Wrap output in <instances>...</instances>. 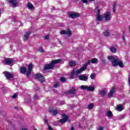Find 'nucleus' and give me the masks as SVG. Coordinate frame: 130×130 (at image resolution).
I'll use <instances>...</instances> for the list:
<instances>
[{"instance_id":"5701e85b","label":"nucleus","mask_w":130,"mask_h":130,"mask_svg":"<svg viewBox=\"0 0 130 130\" xmlns=\"http://www.w3.org/2000/svg\"><path fill=\"white\" fill-rule=\"evenodd\" d=\"M27 72V69L25 67H21L20 68V73L21 74H25Z\"/></svg>"},{"instance_id":"6e6552de","label":"nucleus","mask_w":130,"mask_h":130,"mask_svg":"<svg viewBox=\"0 0 130 130\" xmlns=\"http://www.w3.org/2000/svg\"><path fill=\"white\" fill-rule=\"evenodd\" d=\"M69 16L71 19H74L75 18H78L80 16L79 13H76L75 12H69Z\"/></svg>"},{"instance_id":"4be33fe9","label":"nucleus","mask_w":130,"mask_h":130,"mask_svg":"<svg viewBox=\"0 0 130 130\" xmlns=\"http://www.w3.org/2000/svg\"><path fill=\"white\" fill-rule=\"evenodd\" d=\"M49 112L50 113H52V115H56L58 113V112L57 110H53L52 109H49Z\"/></svg>"},{"instance_id":"79ce46f5","label":"nucleus","mask_w":130,"mask_h":130,"mask_svg":"<svg viewBox=\"0 0 130 130\" xmlns=\"http://www.w3.org/2000/svg\"><path fill=\"white\" fill-rule=\"evenodd\" d=\"M122 40H123L124 41L125 40V38L124 37V35H123Z\"/></svg>"},{"instance_id":"9d476101","label":"nucleus","mask_w":130,"mask_h":130,"mask_svg":"<svg viewBox=\"0 0 130 130\" xmlns=\"http://www.w3.org/2000/svg\"><path fill=\"white\" fill-rule=\"evenodd\" d=\"M115 92V86H113L111 88V90L108 94V97H109V98H112Z\"/></svg>"},{"instance_id":"2f4dec72","label":"nucleus","mask_w":130,"mask_h":130,"mask_svg":"<svg viewBox=\"0 0 130 130\" xmlns=\"http://www.w3.org/2000/svg\"><path fill=\"white\" fill-rule=\"evenodd\" d=\"M101 60L102 63H104V64L106 63V59H105V58L102 57L101 58Z\"/></svg>"},{"instance_id":"ea45409f","label":"nucleus","mask_w":130,"mask_h":130,"mask_svg":"<svg viewBox=\"0 0 130 130\" xmlns=\"http://www.w3.org/2000/svg\"><path fill=\"white\" fill-rule=\"evenodd\" d=\"M34 99L36 100H37V99H38V95H37V94H35L34 95Z\"/></svg>"},{"instance_id":"bb28decb","label":"nucleus","mask_w":130,"mask_h":130,"mask_svg":"<svg viewBox=\"0 0 130 130\" xmlns=\"http://www.w3.org/2000/svg\"><path fill=\"white\" fill-rule=\"evenodd\" d=\"M104 36H106V37L109 36V35H110V34L109 33V30H106L104 32Z\"/></svg>"},{"instance_id":"ddd939ff","label":"nucleus","mask_w":130,"mask_h":130,"mask_svg":"<svg viewBox=\"0 0 130 130\" xmlns=\"http://www.w3.org/2000/svg\"><path fill=\"white\" fill-rule=\"evenodd\" d=\"M33 69V64L30 63L28 65V70H27V72L26 74V76L27 77H29L30 75H31V72H32V69Z\"/></svg>"},{"instance_id":"a878e982","label":"nucleus","mask_w":130,"mask_h":130,"mask_svg":"<svg viewBox=\"0 0 130 130\" xmlns=\"http://www.w3.org/2000/svg\"><path fill=\"white\" fill-rule=\"evenodd\" d=\"M110 50L111 52H113V53H115V52H116V49L113 47H111L110 48Z\"/></svg>"},{"instance_id":"b1692460","label":"nucleus","mask_w":130,"mask_h":130,"mask_svg":"<svg viewBox=\"0 0 130 130\" xmlns=\"http://www.w3.org/2000/svg\"><path fill=\"white\" fill-rule=\"evenodd\" d=\"M106 94H107V92H106V90H101L100 92V94L102 95V96H105V95H106Z\"/></svg>"},{"instance_id":"f257e3e1","label":"nucleus","mask_w":130,"mask_h":130,"mask_svg":"<svg viewBox=\"0 0 130 130\" xmlns=\"http://www.w3.org/2000/svg\"><path fill=\"white\" fill-rule=\"evenodd\" d=\"M97 63L98 62V59L94 58H92L90 60H89L87 63L84 64V66L80 68L79 70H77V71H75V70H73L72 72H71V75H70V79H75V76H77V75H79V74H81L82 72H84V71H85L87 69V67H88V65L90 64V63Z\"/></svg>"},{"instance_id":"4c0bfd02","label":"nucleus","mask_w":130,"mask_h":130,"mask_svg":"<svg viewBox=\"0 0 130 130\" xmlns=\"http://www.w3.org/2000/svg\"><path fill=\"white\" fill-rule=\"evenodd\" d=\"M49 39V36L47 35L45 37V40H48Z\"/></svg>"},{"instance_id":"aec40b11","label":"nucleus","mask_w":130,"mask_h":130,"mask_svg":"<svg viewBox=\"0 0 130 130\" xmlns=\"http://www.w3.org/2000/svg\"><path fill=\"white\" fill-rule=\"evenodd\" d=\"M106 115L107 116V117H109V118H111L113 114H112V112H111V111H107L106 112Z\"/></svg>"},{"instance_id":"a18cd8bd","label":"nucleus","mask_w":130,"mask_h":130,"mask_svg":"<svg viewBox=\"0 0 130 130\" xmlns=\"http://www.w3.org/2000/svg\"><path fill=\"white\" fill-rule=\"evenodd\" d=\"M59 43L60 44H61V42L60 41H59Z\"/></svg>"},{"instance_id":"393cba45","label":"nucleus","mask_w":130,"mask_h":130,"mask_svg":"<svg viewBox=\"0 0 130 130\" xmlns=\"http://www.w3.org/2000/svg\"><path fill=\"white\" fill-rule=\"evenodd\" d=\"M69 64L70 67H75V66L77 64V62H76L75 61H71L69 62Z\"/></svg>"},{"instance_id":"e433bc0d","label":"nucleus","mask_w":130,"mask_h":130,"mask_svg":"<svg viewBox=\"0 0 130 130\" xmlns=\"http://www.w3.org/2000/svg\"><path fill=\"white\" fill-rule=\"evenodd\" d=\"M44 122L47 125H48V120L47 119H44Z\"/></svg>"},{"instance_id":"c9c22d12","label":"nucleus","mask_w":130,"mask_h":130,"mask_svg":"<svg viewBox=\"0 0 130 130\" xmlns=\"http://www.w3.org/2000/svg\"><path fill=\"white\" fill-rule=\"evenodd\" d=\"M59 86V82H56L54 85V88H57Z\"/></svg>"},{"instance_id":"f03ea898","label":"nucleus","mask_w":130,"mask_h":130,"mask_svg":"<svg viewBox=\"0 0 130 130\" xmlns=\"http://www.w3.org/2000/svg\"><path fill=\"white\" fill-rule=\"evenodd\" d=\"M108 59L111 61L113 67H117V66H119L120 68H123V62L120 61L117 56H108Z\"/></svg>"},{"instance_id":"9b49d317","label":"nucleus","mask_w":130,"mask_h":130,"mask_svg":"<svg viewBox=\"0 0 130 130\" xmlns=\"http://www.w3.org/2000/svg\"><path fill=\"white\" fill-rule=\"evenodd\" d=\"M62 116L63 118L59 120V122H60L61 123H64V122H67V120L69 119V117H68V116L64 114H63Z\"/></svg>"},{"instance_id":"0eeeda50","label":"nucleus","mask_w":130,"mask_h":130,"mask_svg":"<svg viewBox=\"0 0 130 130\" xmlns=\"http://www.w3.org/2000/svg\"><path fill=\"white\" fill-rule=\"evenodd\" d=\"M95 12H97L96 19L98 21H101L104 18L103 16H101L100 15V9L99 7H96L95 9Z\"/></svg>"},{"instance_id":"20e7f679","label":"nucleus","mask_w":130,"mask_h":130,"mask_svg":"<svg viewBox=\"0 0 130 130\" xmlns=\"http://www.w3.org/2000/svg\"><path fill=\"white\" fill-rule=\"evenodd\" d=\"M81 90H87V91H89L90 92H94L95 91V88L93 86H88L87 85H81L80 87Z\"/></svg>"},{"instance_id":"6ab92c4d","label":"nucleus","mask_w":130,"mask_h":130,"mask_svg":"<svg viewBox=\"0 0 130 130\" xmlns=\"http://www.w3.org/2000/svg\"><path fill=\"white\" fill-rule=\"evenodd\" d=\"M27 8L29 10H30V11L34 10V6H33L30 2H28L27 3Z\"/></svg>"},{"instance_id":"1a4fd4ad","label":"nucleus","mask_w":130,"mask_h":130,"mask_svg":"<svg viewBox=\"0 0 130 130\" xmlns=\"http://www.w3.org/2000/svg\"><path fill=\"white\" fill-rule=\"evenodd\" d=\"M60 34L61 35L67 34L68 36H71L72 35V31L70 29H68V30H60Z\"/></svg>"},{"instance_id":"49530a36","label":"nucleus","mask_w":130,"mask_h":130,"mask_svg":"<svg viewBox=\"0 0 130 130\" xmlns=\"http://www.w3.org/2000/svg\"><path fill=\"white\" fill-rule=\"evenodd\" d=\"M1 15H2V13L1 12V10H0V17H1Z\"/></svg>"},{"instance_id":"473e14b6","label":"nucleus","mask_w":130,"mask_h":130,"mask_svg":"<svg viewBox=\"0 0 130 130\" xmlns=\"http://www.w3.org/2000/svg\"><path fill=\"white\" fill-rule=\"evenodd\" d=\"M123 118H124V115H120L118 116V119H123Z\"/></svg>"},{"instance_id":"c756f323","label":"nucleus","mask_w":130,"mask_h":130,"mask_svg":"<svg viewBox=\"0 0 130 130\" xmlns=\"http://www.w3.org/2000/svg\"><path fill=\"white\" fill-rule=\"evenodd\" d=\"M60 81L62 82V83H64L66 81H67V79L64 77H60Z\"/></svg>"},{"instance_id":"72a5a7b5","label":"nucleus","mask_w":130,"mask_h":130,"mask_svg":"<svg viewBox=\"0 0 130 130\" xmlns=\"http://www.w3.org/2000/svg\"><path fill=\"white\" fill-rule=\"evenodd\" d=\"M90 78L91 80H94L95 79V74L92 73L90 75Z\"/></svg>"},{"instance_id":"c85d7f7f","label":"nucleus","mask_w":130,"mask_h":130,"mask_svg":"<svg viewBox=\"0 0 130 130\" xmlns=\"http://www.w3.org/2000/svg\"><path fill=\"white\" fill-rule=\"evenodd\" d=\"M38 51H39V52L43 53V52H44V49H43L42 47H40L38 49Z\"/></svg>"},{"instance_id":"cd10ccee","label":"nucleus","mask_w":130,"mask_h":130,"mask_svg":"<svg viewBox=\"0 0 130 130\" xmlns=\"http://www.w3.org/2000/svg\"><path fill=\"white\" fill-rule=\"evenodd\" d=\"M93 107H94V105H93V103H91V104L88 105V109L91 110L93 108Z\"/></svg>"},{"instance_id":"f3484780","label":"nucleus","mask_w":130,"mask_h":130,"mask_svg":"<svg viewBox=\"0 0 130 130\" xmlns=\"http://www.w3.org/2000/svg\"><path fill=\"white\" fill-rule=\"evenodd\" d=\"M77 92V89L75 87H72L71 90L67 91V94H72V95H75Z\"/></svg>"},{"instance_id":"412c9836","label":"nucleus","mask_w":130,"mask_h":130,"mask_svg":"<svg viewBox=\"0 0 130 130\" xmlns=\"http://www.w3.org/2000/svg\"><path fill=\"white\" fill-rule=\"evenodd\" d=\"M116 110L119 112L122 111V110H123V108L122 107V105H120L117 106V107H116Z\"/></svg>"},{"instance_id":"f8f14e48","label":"nucleus","mask_w":130,"mask_h":130,"mask_svg":"<svg viewBox=\"0 0 130 130\" xmlns=\"http://www.w3.org/2000/svg\"><path fill=\"white\" fill-rule=\"evenodd\" d=\"M3 74L5 75L7 79H12L14 77V74H11L9 72H3Z\"/></svg>"},{"instance_id":"de8ad7c7","label":"nucleus","mask_w":130,"mask_h":130,"mask_svg":"<svg viewBox=\"0 0 130 130\" xmlns=\"http://www.w3.org/2000/svg\"><path fill=\"white\" fill-rule=\"evenodd\" d=\"M22 130H27L26 129H25V128H22Z\"/></svg>"},{"instance_id":"a19ab883","label":"nucleus","mask_w":130,"mask_h":130,"mask_svg":"<svg viewBox=\"0 0 130 130\" xmlns=\"http://www.w3.org/2000/svg\"><path fill=\"white\" fill-rule=\"evenodd\" d=\"M98 130H104L103 127L100 126L98 128Z\"/></svg>"},{"instance_id":"a211bd4d","label":"nucleus","mask_w":130,"mask_h":130,"mask_svg":"<svg viewBox=\"0 0 130 130\" xmlns=\"http://www.w3.org/2000/svg\"><path fill=\"white\" fill-rule=\"evenodd\" d=\"M31 34V31H27L25 33V34L24 36L23 39L24 40H28V39L29 38V36Z\"/></svg>"},{"instance_id":"dca6fc26","label":"nucleus","mask_w":130,"mask_h":130,"mask_svg":"<svg viewBox=\"0 0 130 130\" xmlns=\"http://www.w3.org/2000/svg\"><path fill=\"white\" fill-rule=\"evenodd\" d=\"M5 63L8 66H12L14 64V60L12 59L8 58L5 60Z\"/></svg>"},{"instance_id":"37998d69","label":"nucleus","mask_w":130,"mask_h":130,"mask_svg":"<svg viewBox=\"0 0 130 130\" xmlns=\"http://www.w3.org/2000/svg\"><path fill=\"white\" fill-rule=\"evenodd\" d=\"M48 129L49 130H52V128L50 126H48Z\"/></svg>"},{"instance_id":"2eb2a0df","label":"nucleus","mask_w":130,"mask_h":130,"mask_svg":"<svg viewBox=\"0 0 130 130\" xmlns=\"http://www.w3.org/2000/svg\"><path fill=\"white\" fill-rule=\"evenodd\" d=\"M8 2L12 5L13 8H16L17 5H18V1L17 0H8Z\"/></svg>"},{"instance_id":"4468645a","label":"nucleus","mask_w":130,"mask_h":130,"mask_svg":"<svg viewBox=\"0 0 130 130\" xmlns=\"http://www.w3.org/2000/svg\"><path fill=\"white\" fill-rule=\"evenodd\" d=\"M88 76H86L85 74L80 75L79 76V79L81 81H88Z\"/></svg>"},{"instance_id":"09e8293b","label":"nucleus","mask_w":130,"mask_h":130,"mask_svg":"<svg viewBox=\"0 0 130 130\" xmlns=\"http://www.w3.org/2000/svg\"><path fill=\"white\" fill-rule=\"evenodd\" d=\"M129 33H130V26L129 27Z\"/></svg>"},{"instance_id":"c03bdc74","label":"nucleus","mask_w":130,"mask_h":130,"mask_svg":"<svg viewBox=\"0 0 130 130\" xmlns=\"http://www.w3.org/2000/svg\"><path fill=\"white\" fill-rule=\"evenodd\" d=\"M95 0H89V2H94Z\"/></svg>"},{"instance_id":"58836bf2","label":"nucleus","mask_w":130,"mask_h":130,"mask_svg":"<svg viewBox=\"0 0 130 130\" xmlns=\"http://www.w3.org/2000/svg\"><path fill=\"white\" fill-rule=\"evenodd\" d=\"M81 2L83 3V4H87L88 1L87 0H81Z\"/></svg>"},{"instance_id":"7c9ffc66","label":"nucleus","mask_w":130,"mask_h":130,"mask_svg":"<svg viewBox=\"0 0 130 130\" xmlns=\"http://www.w3.org/2000/svg\"><path fill=\"white\" fill-rule=\"evenodd\" d=\"M116 8V4L114 3L113 7V13H114L115 14L116 13V12L115 11V9Z\"/></svg>"},{"instance_id":"39448f33","label":"nucleus","mask_w":130,"mask_h":130,"mask_svg":"<svg viewBox=\"0 0 130 130\" xmlns=\"http://www.w3.org/2000/svg\"><path fill=\"white\" fill-rule=\"evenodd\" d=\"M35 77L38 81H39L41 83H43L44 82V77L41 74H37L35 75Z\"/></svg>"},{"instance_id":"f704fd0d","label":"nucleus","mask_w":130,"mask_h":130,"mask_svg":"<svg viewBox=\"0 0 130 130\" xmlns=\"http://www.w3.org/2000/svg\"><path fill=\"white\" fill-rule=\"evenodd\" d=\"M17 97H18V93H15L12 96V98H13V99H15V98H17Z\"/></svg>"},{"instance_id":"423d86ee","label":"nucleus","mask_w":130,"mask_h":130,"mask_svg":"<svg viewBox=\"0 0 130 130\" xmlns=\"http://www.w3.org/2000/svg\"><path fill=\"white\" fill-rule=\"evenodd\" d=\"M103 18L107 22L108 21H110V20H111V13H110V12H109L105 13L104 16H103Z\"/></svg>"},{"instance_id":"7ed1b4c3","label":"nucleus","mask_w":130,"mask_h":130,"mask_svg":"<svg viewBox=\"0 0 130 130\" xmlns=\"http://www.w3.org/2000/svg\"><path fill=\"white\" fill-rule=\"evenodd\" d=\"M61 62V59H58L52 60L49 64H46L44 67V71H47V70H53L55 63H58Z\"/></svg>"},{"instance_id":"8fccbe9b","label":"nucleus","mask_w":130,"mask_h":130,"mask_svg":"<svg viewBox=\"0 0 130 130\" xmlns=\"http://www.w3.org/2000/svg\"><path fill=\"white\" fill-rule=\"evenodd\" d=\"M16 109H17V107H15Z\"/></svg>"}]
</instances>
